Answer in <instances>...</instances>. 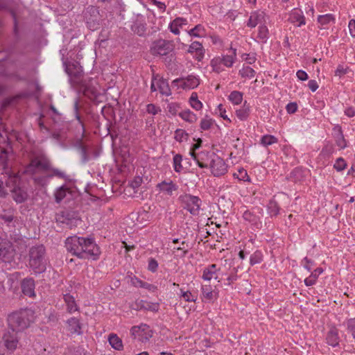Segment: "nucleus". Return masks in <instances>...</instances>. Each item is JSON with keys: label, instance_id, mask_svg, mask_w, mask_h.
<instances>
[{"label": "nucleus", "instance_id": "obj_1", "mask_svg": "<svg viewBox=\"0 0 355 355\" xmlns=\"http://www.w3.org/2000/svg\"><path fill=\"white\" fill-rule=\"evenodd\" d=\"M65 247L68 252L82 259L97 260L101 254L100 248L92 237H68Z\"/></svg>", "mask_w": 355, "mask_h": 355}, {"label": "nucleus", "instance_id": "obj_2", "mask_svg": "<svg viewBox=\"0 0 355 355\" xmlns=\"http://www.w3.org/2000/svg\"><path fill=\"white\" fill-rule=\"evenodd\" d=\"M48 259L43 245L32 246L28 251V265L35 274H41L46 270Z\"/></svg>", "mask_w": 355, "mask_h": 355}, {"label": "nucleus", "instance_id": "obj_3", "mask_svg": "<svg viewBox=\"0 0 355 355\" xmlns=\"http://www.w3.org/2000/svg\"><path fill=\"white\" fill-rule=\"evenodd\" d=\"M33 311L25 309L12 313L8 316V328L21 334L33 321Z\"/></svg>", "mask_w": 355, "mask_h": 355}, {"label": "nucleus", "instance_id": "obj_4", "mask_svg": "<svg viewBox=\"0 0 355 355\" xmlns=\"http://www.w3.org/2000/svg\"><path fill=\"white\" fill-rule=\"evenodd\" d=\"M49 168V158L45 154L41 153L31 159L29 164L25 168V172L26 174L32 175L34 180L35 177H41L42 175L40 174L47 172Z\"/></svg>", "mask_w": 355, "mask_h": 355}, {"label": "nucleus", "instance_id": "obj_5", "mask_svg": "<svg viewBox=\"0 0 355 355\" xmlns=\"http://www.w3.org/2000/svg\"><path fill=\"white\" fill-rule=\"evenodd\" d=\"M78 109H79L78 101L76 100L74 103V110L76 112V118L78 121V125L81 130V138H83L85 135V128L84 122L78 114ZM75 147L80 155L81 163L85 164L87 162H88L90 160V155H89V148H88L87 146L85 145L83 143L82 139H80L76 141V143L75 144Z\"/></svg>", "mask_w": 355, "mask_h": 355}, {"label": "nucleus", "instance_id": "obj_6", "mask_svg": "<svg viewBox=\"0 0 355 355\" xmlns=\"http://www.w3.org/2000/svg\"><path fill=\"white\" fill-rule=\"evenodd\" d=\"M63 64L71 83L75 86L84 87L85 85L83 83V70L81 67L73 63H67V62H64Z\"/></svg>", "mask_w": 355, "mask_h": 355}, {"label": "nucleus", "instance_id": "obj_7", "mask_svg": "<svg viewBox=\"0 0 355 355\" xmlns=\"http://www.w3.org/2000/svg\"><path fill=\"white\" fill-rule=\"evenodd\" d=\"M179 200L184 209H186L192 215H198L202 201L198 196L184 194L180 196Z\"/></svg>", "mask_w": 355, "mask_h": 355}, {"label": "nucleus", "instance_id": "obj_8", "mask_svg": "<svg viewBox=\"0 0 355 355\" xmlns=\"http://www.w3.org/2000/svg\"><path fill=\"white\" fill-rule=\"evenodd\" d=\"M47 172H49L47 174L42 175L41 177L34 178V182L37 184L43 187L46 184L48 179H51L53 177H56L60 179H63L64 180H69V175H68L64 171H62L57 168L52 167L51 162L50 168L47 170Z\"/></svg>", "mask_w": 355, "mask_h": 355}, {"label": "nucleus", "instance_id": "obj_9", "mask_svg": "<svg viewBox=\"0 0 355 355\" xmlns=\"http://www.w3.org/2000/svg\"><path fill=\"white\" fill-rule=\"evenodd\" d=\"M21 334L8 328L3 334L1 343L8 350L13 352L17 347Z\"/></svg>", "mask_w": 355, "mask_h": 355}, {"label": "nucleus", "instance_id": "obj_10", "mask_svg": "<svg viewBox=\"0 0 355 355\" xmlns=\"http://www.w3.org/2000/svg\"><path fill=\"white\" fill-rule=\"evenodd\" d=\"M131 336L134 339H138L142 343H146L153 336V331L146 324H141L134 326L130 329Z\"/></svg>", "mask_w": 355, "mask_h": 355}, {"label": "nucleus", "instance_id": "obj_11", "mask_svg": "<svg viewBox=\"0 0 355 355\" xmlns=\"http://www.w3.org/2000/svg\"><path fill=\"white\" fill-rule=\"evenodd\" d=\"M15 254L12 243L0 237V259L4 262H11Z\"/></svg>", "mask_w": 355, "mask_h": 355}, {"label": "nucleus", "instance_id": "obj_12", "mask_svg": "<svg viewBox=\"0 0 355 355\" xmlns=\"http://www.w3.org/2000/svg\"><path fill=\"white\" fill-rule=\"evenodd\" d=\"M211 156L214 157L210 163L212 174L216 177L224 175L227 172V166L224 160L214 153L211 154Z\"/></svg>", "mask_w": 355, "mask_h": 355}, {"label": "nucleus", "instance_id": "obj_13", "mask_svg": "<svg viewBox=\"0 0 355 355\" xmlns=\"http://www.w3.org/2000/svg\"><path fill=\"white\" fill-rule=\"evenodd\" d=\"M173 49L170 42L159 40L153 42L150 51L153 55H166Z\"/></svg>", "mask_w": 355, "mask_h": 355}, {"label": "nucleus", "instance_id": "obj_14", "mask_svg": "<svg viewBox=\"0 0 355 355\" xmlns=\"http://www.w3.org/2000/svg\"><path fill=\"white\" fill-rule=\"evenodd\" d=\"M265 13L262 11L252 13L247 24L248 26L254 28L257 24L262 25L265 24Z\"/></svg>", "mask_w": 355, "mask_h": 355}, {"label": "nucleus", "instance_id": "obj_15", "mask_svg": "<svg viewBox=\"0 0 355 355\" xmlns=\"http://www.w3.org/2000/svg\"><path fill=\"white\" fill-rule=\"evenodd\" d=\"M58 222L64 223L70 227L73 225L74 220L77 219L74 217V214L69 211H62L56 215Z\"/></svg>", "mask_w": 355, "mask_h": 355}, {"label": "nucleus", "instance_id": "obj_16", "mask_svg": "<svg viewBox=\"0 0 355 355\" xmlns=\"http://www.w3.org/2000/svg\"><path fill=\"white\" fill-rule=\"evenodd\" d=\"M22 292L24 295L33 297L35 296V282L32 278L23 279L21 284Z\"/></svg>", "mask_w": 355, "mask_h": 355}, {"label": "nucleus", "instance_id": "obj_17", "mask_svg": "<svg viewBox=\"0 0 355 355\" xmlns=\"http://www.w3.org/2000/svg\"><path fill=\"white\" fill-rule=\"evenodd\" d=\"M12 198L17 203H22L28 198L27 192L19 187H14L11 190Z\"/></svg>", "mask_w": 355, "mask_h": 355}, {"label": "nucleus", "instance_id": "obj_18", "mask_svg": "<svg viewBox=\"0 0 355 355\" xmlns=\"http://www.w3.org/2000/svg\"><path fill=\"white\" fill-rule=\"evenodd\" d=\"M12 153L11 147L6 148L0 147V166H2L3 170L8 168V160Z\"/></svg>", "mask_w": 355, "mask_h": 355}, {"label": "nucleus", "instance_id": "obj_19", "mask_svg": "<svg viewBox=\"0 0 355 355\" xmlns=\"http://www.w3.org/2000/svg\"><path fill=\"white\" fill-rule=\"evenodd\" d=\"M181 80L182 84L181 85L182 87L184 89H193L196 87L199 83V79L197 78L195 76H188L186 78H182L181 80L177 79L174 80V82H178Z\"/></svg>", "mask_w": 355, "mask_h": 355}, {"label": "nucleus", "instance_id": "obj_20", "mask_svg": "<svg viewBox=\"0 0 355 355\" xmlns=\"http://www.w3.org/2000/svg\"><path fill=\"white\" fill-rule=\"evenodd\" d=\"M6 180L4 181L0 179V198H6L8 196V192L5 188L4 184L7 187L11 188L16 182L15 177H6Z\"/></svg>", "mask_w": 355, "mask_h": 355}, {"label": "nucleus", "instance_id": "obj_21", "mask_svg": "<svg viewBox=\"0 0 355 355\" xmlns=\"http://www.w3.org/2000/svg\"><path fill=\"white\" fill-rule=\"evenodd\" d=\"M217 266L216 264H211L208 267L205 268L203 270L202 276V279L206 281H210L211 279L214 278L216 280H217Z\"/></svg>", "mask_w": 355, "mask_h": 355}, {"label": "nucleus", "instance_id": "obj_22", "mask_svg": "<svg viewBox=\"0 0 355 355\" xmlns=\"http://www.w3.org/2000/svg\"><path fill=\"white\" fill-rule=\"evenodd\" d=\"M327 343L332 347H336L339 344L338 331L336 328H331L327 333L326 337Z\"/></svg>", "mask_w": 355, "mask_h": 355}, {"label": "nucleus", "instance_id": "obj_23", "mask_svg": "<svg viewBox=\"0 0 355 355\" xmlns=\"http://www.w3.org/2000/svg\"><path fill=\"white\" fill-rule=\"evenodd\" d=\"M67 323L69 326V330L71 331V333L77 334L78 335L82 334L81 324L78 318L74 317L71 318L67 320Z\"/></svg>", "mask_w": 355, "mask_h": 355}, {"label": "nucleus", "instance_id": "obj_24", "mask_svg": "<svg viewBox=\"0 0 355 355\" xmlns=\"http://www.w3.org/2000/svg\"><path fill=\"white\" fill-rule=\"evenodd\" d=\"M156 84L157 89L162 95L168 96L171 94L169 85L166 79L159 76Z\"/></svg>", "mask_w": 355, "mask_h": 355}, {"label": "nucleus", "instance_id": "obj_25", "mask_svg": "<svg viewBox=\"0 0 355 355\" xmlns=\"http://www.w3.org/2000/svg\"><path fill=\"white\" fill-rule=\"evenodd\" d=\"M202 294L203 298L207 302H213L217 297V293L209 285H203L202 286Z\"/></svg>", "mask_w": 355, "mask_h": 355}, {"label": "nucleus", "instance_id": "obj_26", "mask_svg": "<svg viewBox=\"0 0 355 355\" xmlns=\"http://www.w3.org/2000/svg\"><path fill=\"white\" fill-rule=\"evenodd\" d=\"M161 191L165 192L167 195L171 196L173 191L178 189V186L174 184L172 181L166 182L165 181L157 184Z\"/></svg>", "mask_w": 355, "mask_h": 355}, {"label": "nucleus", "instance_id": "obj_27", "mask_svg": "<svg viewBox=\"0 0 355 355\" xmlns=\"http://www.w3.org/2000/svg\"><path fill=\"white\" fill-rule=\"evenodd\" d=\"M290 20L292 23L298 22L297 26L305 24V17L301 10L295 9L290 15Z\"/></svg>", "mask_w": 355, "mask_h": 355}, {"label": "nucleus", "instance_id": "obj_28", "mask_svg": "<svg viewBox=\"0 0 355 355\" xmlns=\"http://www.w3.org/2000/svg\"><path fill=\"white\" fill-rule=\"evenodd\" d=\"M64 300L67 304V309L69 313H72L78 310V307L76 304L74 297L72 295L69 294L64 295Z\"/></svg>", "mask_w": 355, "mask_h": 355}, {"label": "nucleus", "instance_id": "obj_29", "mask_svg": "<svg viewBox=\"0 0 355 355\" xmlns=\"http://www.w3.org/2000/svg\"><path fill=\"white\" fill-rule=\"evenodd\" d=\"M190 155L193 158L194 160L196 161L198 165L199 166V167L202 168H207L208 167V164H205L203 162V155H205V153L203 152H201L200 153H196V150H193L192 148L190 150Z\"/></svg>", "mask_w": 355, "mask_h": 355}, {"label": "nucleus", "instance_id": "obj_30", "mask_svg": "<svg viewBox=\"0 0 355 355\" xmlns=\"http://www.w3.org/2000/svg\"><path fill=\"white\" fill-rule=\"evenodd\" d=\"M323 272L322 268H316L311 275L304 279V284L307 286H313L315 284L316 279L319 275H320Z\"/></svg>", "mask_w": 355, "mask_h": 355}, {"label": "nucleus", "instance_id": "obj_31", "mask_svg": "<svg viewBox=\"0 0 355 355\" xmlns=\"http://www.w3.org/2000/svg\"><path fill=\"white\" fill-rule=\"evenodd\" d=\"M108 341L110 345L116 350H121L123 349L122 340L116 334H111L109 336Z\"/></svg>", "mask_w": 355, "mask_h": 355}, {"label": "nucleus", "instance_id": "obj_32", "mask_svg": "<svg viewBox=\"0 0 355 355\" xmlns=\"http://www.w3.org/2000/svg\"><path fill=\"white\" fill-rule=\"evenodd\" d=\"M69 192V188L64 185L57 189L54 193L55 202L57 203H60L66 197L67 193Z\"/></svg>", "mask_w": 355, "mask_h": 355}, {"label": "nucleus", "instance_id": "obj_33", "mask_svg": "<svg viewBox=\"0 0 355 355\" xmlns=\"http://www.w3.org/2000/svg\"><path fill=\"white\" fill-rule=\"evenodd\" d=\"M179 116L184 121L189 122V123H194L197 121V116L196 115L190 111L189 110H187L184 111H182L179 113Z\"/></svg>", "mask_w": 355, "mask_h": 355}, {"label": "nucleus", "instance_id": "obj_34", "mask_svg": "<svg viewBox=\"0 0 355 355\" xmlns=\"http://www.w3.org/2000/svg\"><path fill=\"white\" fill-rule=\"evenodd\" d=\"M336 128L338 129V134L337 136H335L336 143L338 147L343 149L347 146V144L343 134L341 126L337 125Z\"/></svg>", "mask_w": 355, "mask_h": 355}, {"label": "nucleus", "instance_id": "obj_35", "mask_svg": "<svg viewBox=\"0 0 355 355\" xmlns=\"http://www.w3.org/2000/svg\"><path fill=\"white\" fill-rule=\"evenodd\" d=\"M334 17L331 14L319 15L318 17V22L322 26H325L331 23H334Z\"/></svg>", "mask_w": 355, "mask_h": 355}, {"label": "nucleus", "instance_id": "obj_36", "mask_svg": "<svg viewBox=\"0 0 355 355\" xmlns=\"http://www.w3.org/2000/svg\"><path fill=\"white\" fill-rule=\"evenodd\" d=\"M246 103L247 102L245 101L243 107L236 110V112L237 117L242 121L245 120L249 116L250 113V107L249 106L246 105Z\"/></svg>", "mask_w": 355, "mask_h": 355}, {"label": "nucleus", "instance_id": "obj_37", "mask_svg": "<svg viewBox=\"0 0 355 355\" xmlns=\"http://www.w3.org/2000/svg\"><path fill=\"white\" fill-rule=\"evenodd\" d=\"M229 100L232 101V103L239 105L242 102L243 93L239 91H233L229 96Z\"/></svg>", "mask_w": 355, "mask_h": 355}, {"label": "nucleus", "instance_id": "obj_38", "mask_svg": "<svg viewBox=\"0 0 355 355\" xmlns=\"http://www.w3.org/2000/svg\"><path fill=\"white\" fill-rule=\"evenodd\" d=\"M189 33L191 36L202 37L205 35V29L202 25L198 24L193 28L191 29Z\"/></svg>", "mask_w": 355, "mask_h": 355}, {"label": "nucleus", "instance_id": "obj_39", "mask_svg": "<svg viewBox=\"0 0 355 355\" xmlns=\"http://www.w3.org/2000/svg\"><path fill=\"white\" fill-rule=\"evenodd\" d=\"M236 56V49H232V55H227L225 56H223V58L221 60V62L226 67H231L234 62V58Z\"/></svg>", "mask_w": 355, "mask_h": 355}, {"label": "nucleus", "instance_id": "obj_40", "mask_svg": "<svg viewBox=\"0 0 355 355\" xmlns=\"http://www.w3.org/2000/svg\"><path fill=\"white\" fill-rule=\"evenodd\" d=\"M137 306L140 307V309H144L146 310H150L152 311H157L158 306L141 300L139 303H137Z\"/></svg>", "mask_w": 355, "mask_h": 355}, {"label": "nucleus", "instance_id": "obj_41", "mask_svg": "<svg viewBox=\"0 0 355 355\" xmlns=\"http://www.w3.org/2000/svg\"><path fill=\"white\" fill-rule=\"evenodd\" d=\"M182 160V157L180 154H176L173 157L174 170L178 173L181 172L183 168L182 164H181Z\"/></svg>", "mask_w": 355, "mask_h": 355}, {"label": "nucleus", "instance_id": "obj_42", "mask_svg": "<svg viewBox=\"0 0 355 355\" xmlns=\"http://www.w3.org/2000/svg\"><path fill=\"white\" fill-rule=\"evenodd\" d=\"M277 142V139L272 135H264L261 137V143L262 145L267 146Z\"/></svg>", "mask_w": 355, "mask_h": 355}, {"label": "nucleus", "instance_id": "obj_43", "mask_svg": "<svg viewBox=\"0 0 355 355\" xmlns=\"http://www.w3.org/2000/svg\"><path fill=\"white\" fill-rule=\"evenodd\" d=\"M302 171L299 168H295L290 175V180L294 182L300 181L302 178Z\"/></svg>", "mask_w": 355, "mask_h": 355}, {"label": "nucleus", "instance_id": "obj_44", "mask_svg": "<svg viewBox=\"0 0 355 355\" xmlns=\"http://www.w3.org/2000/svg\"><path fill=\"white\" fill-rule=\"evenodd\" d=\"M0 219L3 220L5 223L9 225L14 220V216L12 214H10V211H7L6 210H3L2 213L0 214Z\"/></svg>", "mask_w": 355, "mask_h": 355}, {"label": "nucleus", "instance_id": "obj_45", "mask_svg": "<svg viewBox=\"0 0 355 355\" xmlns=\"http://www.w3.org/2000/svg\"><path fill=\"white\" fill-rule=\"evenodd\" d=\"M239 75L242 77L252 78L255 75V71L248 66L239 71Z\"/></svg>", "mask_w": 355, "mask_h": 355}, {"label": "nucleus", "instance_id": "obj_46", "mask_svg": "<svg viewBox=\"0 0 355 355\" xmlns=\"http://www.w3.org/2000/svg\"><path fill=\"white\" fill-rule=\"evenodd\" d=\"M188 136L189 135L184 130L177 129L175 131L174 138L176 141L179 142H182L184 139H187Z\"/></svg>", "mask_w": 355, "mask_h": 355}, {"label": "nucleus", "instance_id": "obj_47", "mask_svg": "<svg viewBox=\"0 0 355 355\" xmlns=\"http://www.w3.org/2000/svg\"><path fill=\"white\" fill-rule=\"evenodd\" d=\"M268 29L265 24L260 25L259 27L258 37L262 40L268 39Z\"/></svg>", "mask_w": 355, "mask_h": 355}, {"label": "nucleus", "instance_id": "obj_48", "mask_svg": "<svg viewBox=\"0 0 355 355\" xmlns=\"http://www.w3.org/2000/svg\"><path fill=\"white\" fill-rule=\"evenodd\" d=\"M269 213L271 215L276 216L279 213V206L277 203L274 200H270L268 205Z\"/></svg>", "mask_w": 355, "mask_h": 355}, {"label": "nucleus", "instance_id": "obj_49", "mask_svg": "<svg viewBox=\"0 0 355 355\" xmlns=\"http://www.w3.org/2000/svg\"><path fill=\"white\" fill-rule=\"evenodd\" d=\"M202 44L198 42H193L189 48L188 51L189 53H193L196 52L197 53H199L200 55L202 54Z\"/></svg>", "mask_w": 355, "mask_h": 355}, {"label": "nucleus", "instance_id": "obj_50", "mask_svg": "<svg viewBox=\"0 0 355 355\" xmlns=\"http://www.w3.org/2000/svg\"><path fill=\"white\" fill-rule=\"evenodd\" d=\"M261 261L262 254L260 251H256L250 256V262L251 265H254L256 263H260Z\"/></svg>", "mask_w": 355, "mask_h": 355}, {"label": "nucleus", "instance_id": "obj_51", "mask_svg": "<svg viewBox=\"0 0 355 355\" xmlns=\"http://www.w3.org/2000/svg\"><path fill=\"white\" fill-rule=\"evenodd\" d=\"M181 296L187 302H196L197 300V297L193 295L190 291H183L182 289H181Z\"/></svg>", "mask_w": 355, "mask_h": 355}, {"label": "nucleus", "instance_id": "obj_52", "mask_svg": "<svg viewBox=\"0 0 355 355\" xmlns=\"http://www.w3.org/2000/svg\"><path fill=\"white\" fill-rule=\"evenodd\" d=\"M179 108L180 106L176 103H170L167 105L168 112L171 113L172 115H176Z\"/></svg>", "mask_w": 355, "mask_h": 355}, {"label": "nucleus", "instance_id": "obj_53", "mask_svg": "<svg viewBox=\"0 0 355 355\" xmlns=\"http://www.w3.org/2000/svg\"><path fill=\"white\" fill-rule=\"evenodd\" d=\"M346 165L345 161L343 158L340 157L337 159L334 166L337 171H341L345 168Z\"/></svg>", "mask_w": 355, "mask_h": 355}, {"label": "nucleus", "instance_id": "obj_54", "mask_svg": "<svg viewBox=\"0 0 355 355\" xmlns=\"http://www.w3.org/2000/svg\"><path fill=\"white\" fill-rule=\"evenodd\" d=\"M234 175H237V178L243 181H250L249 176L245 169L241 168L238 171V174L235 173Z\"/></svg>", "mask_w": 355, "mask_h": 355}, {"label": "nucleus", "instance_id": "obj_55", "mask_svg": "<svg viewBox=\"0 0 355 355\" xmlns=\"http://www.w3.org/2000/svg\"><path fill=\"white\" fill-rule=\"evenodd\" d=\"M213 124L211 119H203L200 122V128L203 130H209Z\"/></svg>", "mask_w": 355, "mask_h": 355}, {"label": "nucleus", "instance_id": "obj_56", "mask_svg": "<svg viewBox=\"0 0 355 355\" xmlns=\"http://www.w3.org/2000/svg\"><path fill=\"white\" fill-rule=\"evenodd\" d=\"M11 0H0V10L8 11L10 7Z\"/></svg>", "mask_w": 355, "mask_h": 355}, {"label": "nucleus", "instance_id": "obj_57", "mask_svg": "<svg viewBox=\"0 0 355 355\" xmlns=\"http://www.w3.org/2000/svg\"><path fill=\"white\" fill-rule=\"evenodd\" d=\"M146 111L149 114H152L153 115L157 114L161 110L155 106L154 104L150 103L146 106Z\"/></svg>", "mask_w": 355, "mask_h": 355}, {"label": "nucleus", "instance_id": "obj_58", "mask_svg": "<svg viewBox=\"0 0 355 355\" xmlns=\"http://www.w3.org/2000/svg\"><path fill=\"white\" fill-rule=\"evenodd\" d=\"M158 268L157 261L153 259L150 258L148 261V269L151 272H155Z\"/></svg>", "mask_w": 355, "mask_h": 355}, {"label": "nucleus", "instance_id": "obj_59", "mask_svg": "<svg viewBox=\"0 0 355 355\" xmlns=\"http://www.w3.org/2000/svg\"><path fill=\"white\" fill-rule=\"evenodd\" d=\"M12 33L15 37V42H18L20 40V34L19 30V23H15L13 24Z\"/></svg>", "mask_w": 355, "mask_h": 355}, {"label": "nucleus", "instance_id": "obj_60", "mask_svg": "<svg viewBox=\"0 0 355 355\" xmlns=\"http://www.w3.org/2000/svg\"><path fill=\"white\" fill-rule=\"evenodd\" d=\"M187 248H188V244L186 243L185 241H182V243H181V245L180 247H178V248H174V250H182V254L181 256L182 257H184L188 253Z\"/></svg>", "mask_w": 355, "mask_h": 355}, {"label": "nucleus", "instance_id": "obj_61", "mask_svg": "<svg viewBox=\"0 0 355 355\" xmlns=\"http://www.w3.org/2000/svg\"><path fill=\"white\" fill-rule=\"evenodd\" d=\"M286 111L289 114H293L297 111V105L295 103H290L286 107Z\"/></svg>", "mask_w": 355, "mask_h": 355}, {"label": "nucleus", "instance_id": "obj_62", "mask_svg": "<svg viewBox=\"0 0 355 355\" xmlns=\"http://www.w3.org/2000/svg\"><path fill=\"white\" fill-rule=\"evenodd\" d=\"M158 78H159V74L153 73V77H152L151 85H150V90L152 92H155L157 89L156 83L157 81Z\"/></svg>", "mask_w": 355, "mask_h": 355}, {"label": "nucleus", "instance_id": "obj_63", "mask_svg": "<svg viewBox=\"0 0 355 355\" xmlns=\"http://www.w3.org/2000/svg\"><path fill=\"white\" fill-rule=\"evenodd\" d=\"M151 1L157 7L160 12H164L165 11L166 5L164 3L158 1L157 0H151Z\"/></svg>", "mask_w": 355, "mask_h": 355}, {"label": "nucleus", "instance_id": "obj_64", "mask_svg": "<svg viewBox=\"0 0 355 355\" xmlns=\"http://www.w3.org/2000/svg\"><path fill=\"white\" fill-rule=\"evenodd\" d=\"M348 27L351 35L355 37V19H351L349 21Z\"/></svg>", "mask_w": 355, "mask_h": 355}]
</instances>
